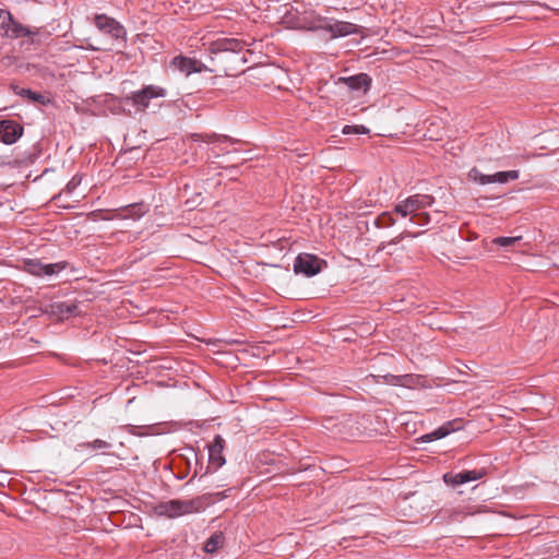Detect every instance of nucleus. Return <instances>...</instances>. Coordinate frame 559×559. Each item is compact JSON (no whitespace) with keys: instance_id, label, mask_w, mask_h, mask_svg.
Returning a JSON list of instances; mask_svg holds the SVG:
<instances>
[{"instance_id":"nucleus-26","label":"nucleus","mask_w":559,"mask_h":559,"mask_svg":"<svg viewBox=\"0 0 559 559\" xmlns=\"http://www.w3.org/2000/svg\"><path fill=\"white\" fill-rule=\"evenodd\" d=\"M419 378L414 374H402L399 376V385L404 388H413L418 383Z\"/></svg>"},{"instance_id":"nucleus-8","label":"nucleus","mask_w":559,"mask_h":559,"mask_svg":"<svg viewBox=\"0 0 559 559\" xmlns=\"http://www.w3.org/2000/svg\"><path fill=\"white\" fill-rule=\"evenodd\" d=\"M95 26L103 33L115 39H126L127 31L122 24L106 14H96L94 17Z\"/></svg>"},{"instance_id":"nucleus-21","label":"nucleus","mask_w":559,"mask_h":559,"mask_svg":"<svg viewBox=\"0 0 559 559\" xmlns=\"http://www.w3.org/2000/svg\"><path fill=\"white\" fill-rule=\"evenodd\" d=\"M467 176H468V179H471L481 186L489 185V183H497L495 174L493 175H484L476 167H473L468 171Z\"/></svg>"},{"instance_id":"nucleus-22","label":"nucleus","mask_w":559,"mask_h":559,"mask_svg":"<svg viewBox=\"0 0 559 559\" xmlns=\"http://www.w3.org/2000/svg\"><path fill=\"white\" fill-rule=\"evenodd\" d=\"M519 170L498 171L495 174L497 183H507L519 179Z\"/></svg>"},{"instance_id":"nucleus-17","label":"nucleus","mask_w":559,"mask_h":559,"mask_svg":"<svg viewBox=\"0 0 559 559\" xmlns=\"http://www.w3.org/2000/svg\"><path fill=\"white\" fill-rule=\"evenodd\" d=\"M50 311L59 320L68 319L75 316L78 312V306L74 302L58 301L50 305Z\"/></svg>"},{"instance_id":"nucleus-9","label":"nucleus","mask_w":559,"mask_h":559,"mask_svg":"<svg viewBox=\"0 0 559 559\" xmlns=\"http://www.w3.org/2000/svg\"><path fill=\"white\" fill-rule=\"evenodd\" d=\"M67 266V262H57V263H50V264H44L37 259H31L25 261L24 263V270L34 276H44V275H53L62 270H64Z\"/></svg>"},{"instance_id":"nucleus-18","label":"nucleus","mask_w":559,"mask_h":559,"mask_svg":"<svg viewBox=\"0 0 559 559\" xmlns=\"http://www.w3.org/2000/svg\"><path fill=\"white\" fill-rule=\"evenodd\" d=\"M146 210L144 209L143 204H130L121 210V213H118L116 215H112L110 217H103V219H111V218H132V219H139L144 215Z\"/></svg>"},{"instance_id":"nucleus-15","label":"nucleus","mask_w":559,"mask_h":559,"mask_svg":"<svg viewBox=\"0 0 559 559\" xmlns=\"http://www.w3.org/2000/svg\"><path fill=\"white\" fill-rule=\"evenodd\" d=\"M459 424L460 420L448 421L444 425L440 426L439 428L435 429L433 431L423 436L421 439L424 442H431L435 440L442 439L450 435L451 432L457 430L460 428Z\"/></svg>"},{"instance_id":"nucleus-29","label":"nucleus","mask_w":559,"mask_h":559,"mask_svg":"<svg viewBox=\"0 0 559 559\" xmlns=\"http://www.w3.org/2000/svg\"><path fill=\"white\" fill-rule=\"evenodd\" d=\"M82 177L80 175H74L71 180L67 183L64 188V192L68 194L72 193L81 183Z\"/></svg>"},{"instance_id":"nucleus-16","label":"nucleus","mask_w":559,"mask_h":559,"mask_svg":"<svg viewBox=\"0 0 559 559\" xmlns=\"http://www.w3.org/2000/svg\"><path fill=\"white\" fill-rule=\"evenodd\" d=\"M459 424L460 420L448 421L444 425L440 426L439 428L435 429L433 431L423 436L421 439L424 442H431L435 440L442 439L450 435L451 432L457 430L460 428Z\"/></svg>"},{"instance_id":"nucleus-30","label":"nucleus","mask_w":559,"mask_h":559,"mask_svg":"<svg viewBox=\"0 0 559 559\" xmlns=\"http://www.w3.org/2000/svg\"><path fill=\"white\" fill-rule=\"evenodd\" d=\"M373 379H377V382H379V379H382L384 383L391 384V385H399V376H394L391 373L384 374V376H372Z\"/></svg>"},{"instance_id":"nucleus-14","label":"nucleus","mask_w":559,"mask_h":559,"mask_svg":"<svg viewBox=\"0 0 559 559\" xmlns=\"http://www.w3.org/2000/svg\"><path fill=\"white\" fill-rule=\"evenodd\" d=\"M338 82L345 84L350 91L367 92L371 85V78L366 73H359L348 78H340Z\"/></svg>"},{"instance_id":"nucleus-19","label":"nucleus","mask_w":559,"mask_h":559,"mask_svg":"<svg viewBox=\"0 0 559 559\" xmlns=\"http://www.w3.org/2000/svg\"><path fill=\"white\" fill-rule=\"evenodd\" d=\"M11 90L14 92V94L20 95L22 97L28 98L33 102L39 103L45 105L49 100L41 94L33 92L29 88L20 87L19 85L11 84Z\"/></svg>"},{"instance_id":"nucleus-11","label":"nucleus","mask_w":559,"mask_h":559,"mask_svg":"<svg viewBox=\"0 0 559 559\" xmlns=\"http://www.w3.org/2000/svg\"><path fill=\"white\" fill-rule=\"evenodd\" d=\"M23 134V127L13 120L0 121V140L4 144L15 143Z\"/></svg>"},{"instance_id":"nucleus-13","label":"nucleus","mask_w":559,"mask_h":559,"mask_svg":"<svg viewBox=\"0 0 559 559\" xmlns=\"http://www.w3.org/2000/svg\"><path fill=\"white\" fill-rule=\"evenodd\" d=\"M224 447L225 440L221 435H216L213 442L209 445V463L214 469L225 464V457L223 456Z\"/></svg>"},{"instance_id":"nucleus-20","label":"nucleus","mask_w":559,"mask_h":559,"mask_svg":"<svg viewBox=\"0 0 559 559\" xmlns=\"http://www.w3.org/2000/svg\"><path fill=\"white\" fill-rule=\"evenodd\" d=\"M225 536L222 532H214L204 543L203 550L206 554H214L221 547H223Z\"/></svg>"},{"instance_id":"nucleus-3","label":"nucleus","mask_w":559,"mask_h":559,"mask_svg":"<svg viewBox=\"0 0 559 559\" xmlns=\"http://www.w3.org/2000/svg\"><path fill=\"white\" fill-rule=\"evenodd\" d=\"M166 96L167 91L164 87L150 84L124 96L122 103L132 105L136 111L143 112L150 106L152 99L164 98Z\"/></svg>"},{"instance_id":"nucleus-33","label":"nucleus","mask_w":559,"mask_h":559,"mask_svg":"<svg viewBox=\"0 0 559 559\" xmlns=\"http://www.w3.org/2000/svg\"><path fill=\"white\" fill-rule=\"evenodd\" d=\"M421 234H423V231L421 233H412V231L405 230V231L401 233L400 235H397L395 238H393L390 243L397 245L406 237L415 238Z\"/></svg>"},{"instance_id":"nucleus-24","label":"nucleus","mask_w":559,"mask_h":559,"mask_svg":"<svg viewBox=\"0 0 559 559\" xmlns=\"http://www.w3.org/2000/svg\"><path fill=\"white\" fill-rule=\"evenodd\" d=\"M192 139L194 141H204V142H223V141H227L228 138L226 135H217V134H199V133H194L192 134Z\"/></svg>"},{"instance_id":"nucleus-23","label":"nucleus","mask_w":559,"mask_h":559,"mask_svg":"<svg viewBox=\"0 0 559 559\" xmlns=\"http://www.w3.org/2000/svg\"><path fill=\"white\" fill-rule=\"evenodd\" d=\"M81 449H92V450H109L111 444L105 440L96 439L92 442H82L79 444Z\"/></svg>"},{"instance_id":"nucleus-10","label":"nucleus","mask_w":559,"mask_h":559,"mask_svg":"<svg viewBox=\"0 0 559 559\" xmlns=\"http://www.w3.org/2000/svg\"><path fill=\"white\" fill-rule=\"evenodd\" d=\"M486 475V469H473V471H462L460 473H445L443 475V481L450 486H459L466 484L468 481H474L483 478Z\"/></svg>"},{"instance_id":"nucleus-1","label":"nucleus","mask_w":559,"mask_h":559,"mask_svg":"<svg viewBox=\"0 0 559 559\" xmlns=\"http://www.w3.org/2000/svg\"><path fill=\"white\" fill-rule=\"evenodd\" d=\"M286 22L296 29L328 32L333 39L361 33L360 27L354 23L321 16L314 11H305L294 19L292 15H287Z\"/></svg>"},{"instance_id":"nucleus-6","label":"nucleus","mask_w":559,"mask_h":559,"mask_svg":"<svg viewBox=\"0 0 559 559\" xmlns=\"http://www.w3.org/2000/svg\"><path fill=\"white\" fill-rule=\"evenodd\" d=\"M37 34L36 28H29L15 21L12 14L0 9V36L8 38H21Z\"/></svg>"},{"instance_id":"nucleus-32","label":"nucleus","mask_w":559,"mask_h":559,"mask_svg":"<svg viewBox=\"0 0 559 559\" xmlns=\"http://www.w3.org/2000/svg\"><path fill=\"white\" fill-rule=\"evenodd\" d=\"M421 234H423V231L421 233H412V231L405 230V231L401 233L400 235H397L395 238H393L390 243L397 245L406 237L415 238Z\"/></svg>"},{"instance_id":"nucleus-4","label":"nucleus","mask_w":559,"mask_h":559,"mask_svg":"<svg viewBox=\"0 0 559 559\" xmlns=\"http://www.w3.org/2000/svg\"><path fill=\"white\" fill-rule=\"evenodd\" d=\"M435 198L429 194H413L404 200L399 201L393 212L402 217H409V221H415L416 215L424 212L423 210L433 204Z\"/></svg>"},{"instance_id":"nucleus-28","label":"nucleus","mask_w":559,"mask_h":559,"mask_svg":"<svg viewBox=\"0 0 559 559\" xmlns=\"http://www.w3.org/2000/svg\"><path fill=\"white\" fill-rule=\"evenodd\" d=\"M342 132L343 134H368L369 129L365 126H345Z\"/></svg>"},{"instance_id":"nucleus-25","label":"nucleus","mask_w":559,"mask_h":559,"mask_svg":"<svg viewBox=\"0 0 559 559\" xmlns=\"http://www.w3.org/2000/svg\"><path fill=\"white\" fill-rule=\"evenodd\" d=\"M522 239V236L514 237H497L492 239V243L500 247H511Z\"/></svg>"},{"instance_id":"nucleus-2","label":"nucleus","mask_w":559,"mask_h":559,"mask_svg":"<svg viewBox=\"0 0 559 559\" xmlns=\"http://www.w3.org/2000/svg\"><path fill=\"white\" fill-rule=\"evenodd\" d=\"M209 52L212 60L224 67L226 75H234L239 67L247 62L245 57L246 44L237 38L222 37L209 44Z\"/></svg>"},{"instance_id":"nucleus-7","label":"nucleus","mask_w":559,"mask_h":559,"mask_svg":"<svg viewBox=\"0 0 559 559\" xmlns=\"http://www.w3.org/2000/svg\"><path fill=\"white\" fill-rule=\"evenodd\" d=\"M322 264H325V262L319 259L317 255L310 253H300L295 259L294 271L297 274L301 273L306 276H313L321 272Z\"/></svg>"},{"instance_id":"nucleus-31","label":"nucleus","mask_w":559,"mask_h":559,"mask_svg":"<svg viewBox=\"0 0 559 559\" xmlns=\"http://www.w3.org/2000/svg\"><path fill=\"white\" fill-rule=\"evenodd\" d=\"M411 222L418 226H426L430 222V215L427 212H421L418 215H416L415 221Z\"/></svg>"},{"instance_id":"nucleus-27","label":"nucleus","mask_w":559,"mask_h":559,"mask_svg":"<svg viewBox=\"0 0 559 559\" xmlns=\"http://www.w3.org/2000/svg\"><path fill=\"white\" fill-rule=\"evenodd\" d=\"M395 224V219L392 214L383 213L376 219V225L380 228L390 227Z\"/></svg>"},{"instance_id":"nucleus-5","label":"nucleus","mask_w":559,"mask_h":559,"mask_svg":"<svg viewBox=\"0 0 559 559\" xmlns=\"http://www.w3.org/2000/svg\"><path fill=\"white\" fill-rule=\"evenodd\" d=\"M154 510L155 513L159 516L174 519L198 512L200 510V501L173 499L165 502H159L154 508Z\"/></svg>"},{"instance_id":"nucleus-12","label":"nucleus","mask_w":559,"mask_h":559,"mask_svg":"<svg viewBox=\"0 0 559 559\" xmlns=\"http://www.w3.org/2000/svg\"><path fill=\"white\" fill-rule=\"evenodd\" d=\"M171 66L186 75L200 73L203 70H206V67L200 60L185 56L175 57L171 60Z\"/></svg>"}]
</instances>
